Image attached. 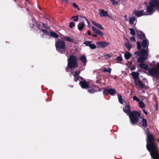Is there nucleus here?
<instances>
[{"mask_svg":"<svg viewBox=\"0 0 159 159\" xmlns=\"http://www.w3.org/2000/svg\"><path fill=\"white\" fill-rule=\"evenodd\" d=\"M129 30L130 31V33L131 34L133 35H135V33L134 29L130 28L129 29Z\"/></svg>","mask_w":159,"mask_h":159,"instance_id":"473e14b6","label":"nucleus"},{"mask_svg":"<svg viewBox=\"0 0 159 159\" xmlns=\"http://www.w3.org/2000/svg\"><path fill=\"white\" fill-rule=\"evenodd\" d=\"M37 24L36 23H33V24H32V25H33V27H34V26H35V25H36Z\"/></svg>","mask_w":159,"mask_h":159,"instance_id":"8fccbe9b","label":"nucleus"},{"mask_svg":"<svg viewBox=\"0 0 159 159\" xmlns=\"http://www.w3.org/2000/svg\"><path fill=\"white\" fill-rule=\"evenodd\" d=\"M155 68L159 73V63H157Z\"/></svg>","mask_w":159,"mask_h":159,"instance_id":"58836bf2","label":"nucleus"},{"mask_svg":"<svg viewBox=\"0 0 159 159\" xmlns=\"http://www.w3.org/2000/svg\"><path fill=\"white\" fill-rule=\"evenodd\" d=\"M104 57L106 59L110 58L111 57V56L109 54H107L104 56Z\"/></svg>","mask_w":159,"mask_h":159,"instance_id":"4c0bfd02","label":"nucleus"},{"mask_svg":"<svg viewBox=\"0 0 159 159\" xmlns=\"http://www.w3.org/2000/svg\"><path fill=\"white\" fill-rule=\"evenodd\" d=\"M130 40L132 42H135L136 41L135 38L134 37H131L130 39Z\"/></svg>","mask_w":159,"mask_h":159,"instance_id":"37998d69","label":"nucleus"},{"mask_svg":"<svg viewBox=\"0 0 159 159\" xmlns=\"http://www.w3.org/2000/svg\"><path fill=\"white\" fill-rule=\"evenodd\" d=\"M149 45V42L148 39L146 38L144 39L143 40L142 42V47L143 48L147 47V49H148V46Z\"/></svg>","mask_w":159,"mask_h":159,"instance_id":"dca6fc26","label":"nucleus"},{"mask_svg":"<svg viewBox=\"0 0 159 159\" xmlns=\"http://www.w3.org/2000/svg\"><path fill=\"white\" fill-rule=\"evenodd\" d=\"M129 68H130V69L131 70H134L135 69V66L134 65H131L129 67Z\"/></svg>","mask_w":159,"mask_h":159,"instance_id":"ea45409f","label":"nucleus"},{"mask_svg":"<svg viewBox=\"0 0 159 159\" xmlns=\"http://www.w3.org/2000/svg\"><path fill=\"white\" fill-rule=\"evenodd\" d=\"M136 19L134 16H131L129 19V22L130 24L133 25L136 21Z\"/></svg>","mask_w":159,"mask_h":159,"instance_id":"b1692460","label":"nucleus"},{"mask_svg":"<svg viewBox=\"0 0 159 159\" xmlns=\"http://www.w3.org/2000/svg\"><path fill=\"white\" fill-rule=\"evenodd\" d=\"M137 34L138 37L141 39L145 38V36L144 33L142 32L137 30Z\"/></svg>","mask_w":159,"mask_h":159,"instance_id":"a211bd4d","label":"nucleus"},{"mask_svg":"<svg viewBox=\"0 0 159 159\" xmlns=\"http://www.w3.org/2000/svg\"><path fill=\"white\" fill-rule=\"evenodd\" d=\"M42 24L44 28H48V27L47 26V25L46 24L43 23Z\"/></svg>","mask_w":159,"mask_h":159,"instance_id":"a18cd8bd","label":"nucleus"},{"mask_svg":"<svg viewBox=\"0 0 159 159\" xmlns=\"http://www.w3.org/2000/svg\"><path fill=\"white\" fill-rule=\"evenodd\" d=\"M72 18L73 19V20L75 21H77L78 20V16H75L72 17Z\"/></svg>","mask_w":159,"mask_h":159,"instance_id":"72a5a7b5","label":"nucleus"},{"mask_svg":"<svg viewBox=\"0 0 159 159\" xmlns=\"http://www.w3.org/2000/svg\"><path fill=\"white\" fill-rule=\"evenodd\" d=\"M125 46L127 48L130 50L132 48V45L129 42H128L126 43Z\"/></svg>","mask_w":159,"mask_h":159,"instance_id":"c85d7f7f","label":"nucleus"},{"mask_svg":"<svg viewBox=\"0 0 159 159\" xmlns=\"http://www.w3.org/2000/svg\"><path fill=\"white\" fill-rule=\"evenodd\" d=\"M75 26V23L73 22H71L70 23V28H72Z\"/></svg>","mask_w":159,"mask_h":159,"instance_id":"a19ab883","label":"nucleus"},{"mask_svg":"<svg viewBox=\"0 0 159 159\" xmlns=\"http://www.w3.org/2000/svg\"><path fill=\"white\" fill-rule=\"evenodd\" d=\"M103 93L105 94H107L109 93L108 89L104 90L103 91Z\"/></svg>","mask_w":159,"mask_h":159,"instance_id":"79ce46f5","label":"nucleus"},{"mask_svg":"<svg viewBox=\"0 0 159 159\" xmlns=\"http://www.w3.org/2000/svg\"><path fill=\"white\" fill-rule=\"evenodd\" d=\"M154 139L152 134L148 135L146 148L153 159H159V153L154 142Z\"/></svg>","mask_w":159,"mask_h":159,"instance_id":"f257e3e1","label":"nucleus"},{"mask_svg":"<svg viewBox=\"0 0 159 159\" xmlns=\"http://www.w3.org/2000/svg\"><path fill=\"white\" fill-rule=\"evenodd\" d=\"M87 34H88V35H91V32L89 30L88 31H87Z\"/></svg>","mask_w":159,"mask_h":159,"instance_id":"de8ad7c7","label":"nucleus"},{"mask_svg":"<svg viewBox=\"0 0 159 159\" xmlns=\"http://www.w3.org/2000/svg\"><path fill=\"white\" fill-rule=\"evenodd\" d=\"M73 6L75 8H77L78 7V5L75 3H73Z\"/></svg>","mask_w":159,"mask_h":159,"instance_id":"49530a36","label":"nucleus"},{"mask_svg":"<svg viewBox=\"0 0 159 159\" xmlns=\"http://www.w3.org/2000/svg\"><path fill=\"white\" fill-rule=\"evenodd\" d=\"M57 50L61 53H63L65 51V43L60 40L57 41L55 44Z\"/></svg>","mask_w":159,"mask_h":159,"instance_id":"39448f33","label":"nucleus"},{"mask_svg":"<svg viewBox=\"0 0 159 159\" xmlns=\"http://www.w3.org/2000/svg\"><path fill=\"white\" fill-rule=\"evenodd\" d=\"M127 17V15H125L124 16V17L125 18H126Z\"/></svg>","mask_w":159,"mask_h":159,"instance_id":"6e6d98bb","label":"nucleus"},{"mask_svg":"<svg viewBox=\"0 0 159 159\" xmlns=\"http://www.w3.org/2000/svg\"><path fill=\"white\" fill-rule=\"evenodd\" d=\"M137 48L139 50H140L141 48V44L139 42H137Z\"/></svg>","mask_w":159,"mask_h":159,"instance_id":"f704fd0d","label":"nucleus"},{"mask_svg":"<svg viewBox=\"0 0 159 159\" xmlns=\"http://www.w3.org/2000/svg\"><path fill=\"white\" fill-rule=\"evenodd\" d=\"M96 44L98 48H103L109 46L110 43L108 42L100 41L97 42Z\"/></svg>","mask_w":159,"mask_h":159,"instance_id":"6e6552de","label":"nucleus"},{"mask_svg":"<svg viewBox=\"0 0 159 159\" xmlns=\"http://www.w3.org/2000/svg\"><path fill=\"white\" fill-rule=\"evenodd\" d=\"M66 56L67 57H68V55H67V54H66Z\"/></svg>","mask_w":159,"mask_h":159,"instance_id":"bf43d9fd","label":"nucleus"},{"mask_svg":"<svg viewBox=\"0 0 159 159\" xmlns=\"http://www.w3.org/2000/svg\"><path fill=\"white\" fill-rule=\"evenodd\" d=\"M144 10H135L134 11V13L135 14L137 17H140L143 15H145L146 14L143 13Z\"/></svg>","mask_w":159,"mask_h":159,"instance_id":"f8f14e48","label":"nucleus"},{"mask_svg":"<svg viewBox=\"0 0 159 159\" xmlns=\"http://www.w3.org/2000/svg\"><path fill=\"white\" fill-rule=\"evenodd\" d=\"M131 74L133 76V79L134 80H138L139 75L138 72H133L131 73Z\"/></svg>","mask_w":159,"mask_h":159,"instance_id":"aec40b11","label":"nucleus"},{"mask_svg":"<svg viewBox=\"0 0 159 159\" xmlns=\"http://www.w3.org/2000/svg\"><path fill=\"white\" fill-rule=\"evenodd\" d=\"M63 39L66 41L70 43H74V39L71 36H66L63 37Z\"/></svg>","mask_w":159,"mask_h":159,"instance_id":"6ab92c4d","label":"nucleus"},{"mask_svg":"<svg viewBox=\"0 0 159 159\" xmlns=\"http://www.w3.org/2000/svg\"><path fill=\"white\" fill-rule=\"evenodd\" d=\"M26 10H27L28 11H30V10H29V9L28 8H26Z\"/></svg>","mask_w":159,"mask_h":159,"instance_id":"4d7b16f0","label":"nucleus"},{"mask_svg":"<svg viewBox=\"0 0 159 159\" xmlns=\"http://www.w3.org/2000/svg\"><path fill=\"white\" fill-rule=\"evenodd\" d=\"M112 4L114 5H117L118 4L117 2H116L114 0H110Z\"/></svg>","mask_w":159,"mask_h":159,"instance_id":"c9c22d12","label":"nucleus"},{"mask_svg":"<svg viewBox=\"0 0 159 159\" xmlns=\"http://www.w3.org/2000/svg\"><path fill=\"white\" fill-rule=\"evenodd\" d=\"M42 31L43 33V35H45L49 36H52L55 38H57L58 37V35L55 32L51 31L48 32L47 30L43 29H42Z\"/></svg>","mask_w":159,"mask_h":159,"instance_id":"0eeeda50","label":"nucleus"},{"mask_svg":"<svg viewBox=\"0 0 159 159\" xmlns=\"http://www.w3.org/2000/svg\"><path fill=\"white\" fill-rule=\"evenodd\" d=\"M109 93L111 96H114L116 93V91L115 89L112 88L108 89Z\"/></svg>","mask_w":159,"mask_h":159,"instance_id":"5701e85b","label":"nucleus"},{"mask_svg":"<svg viewBox=\"0 0 159 159\" xmlns=\"http://www.w3.org/2000/svg\"><path fill=\"white\" fill-rule=\"evenodd\" d=\"M142 124L143 127H146L147 126V120L143 118L142 121Z\"/></svg>","mask_w":159,"mask_h":159,"instance_id":"bb28decb","label":"nucleus"},{"mask_svg":"<svg viewBox=\"0 0 159 159\" xmlns=\"http://www.w3.org/2000/svg\"><path fill=\"white\" fill-rule=\"evenodd\" d=\"M111 69L110 67H109L108 69H107L106 68H104L103 70V72H107L109 73V74H110L111 72Z\"/></svg>","mask_w":159,"mask_h":159,"instance_id":"c756f323","label":"nucleus"},{"mask_svg":"<svg viewBox=\"0 0 159 159\" xmlns=\"http://www.w3.org/2000/svg\"><path fill=\"white\" fill-rule=\"evenodd\" d=\"M148 72L149 75L152 76H158L159 75V73L155 68H150L148 69Z\"/></svg>","mask_w":159,"mask_h":159,"instance_id":"9d476101","label":"nucleus"},{"mask_svg":"<svg viewBox=\"0 0 159 159\" xmlns=\"http://www.w3.org/2000/svg\"><path fill=\"white\" fill-rule=\"evenodd\" d=\"M143 111L145 115H147V112L145 111V109H143Z\"/></svg>","mask_w":159,"mask_h":159,"instance_id":"09e8293b","label":"nucleus"},{"mask_svg":"<svg viewBox=\"0 0 159 159\" xmlns=\"http://www.w3.org/2000/svg\"><path fill=\"white\" fill-rule=\"evenodd\" d=\"M134 84L136 87L137 88H143L144 87L143 83L140 80H134Z\"/></svg>","mask_w":159,"mask_h":159,"instance_id":"9b49d317","label":"nucleus"},{"mask_svg":"<svg viewBox=\"0 0 159 159\" xmlns=\"http://www.w3.org/2000/svg\"><path fill=\"white\" fill-rule=\"evenodd\" d=\"M92 30L95 33L99 35L101 37H103L104 35L103 33L100 30L97 29L96 28L93 26L92 27Z\"/></svg>","mask_w":159,"mask_h":159,"instance_id":"2eb2a0df","label":"nucleus"},{"mask_svg":"<svg viewBox=\"0 0 159 159\" xmlns=\"http://www.w3.org/2000/svg\"><path fill=\"white\" fill-rule=\"evenodd\" d=\"M125 20L126 21H129V19L128 18H125Z\"/></svg>","mask_w":159,"mask_h":159,"instance_id":"864d4df0","label":"nucleus"},{"mask_svg":"<svg viewBox=\"0 0 159 159\" xmlns=\"http://www.w3.org/2000/svg\"><path fill=\"white\" fill-rule=\"evenodd\" d=\"M80 85L83 89H86L89 88V84L88 82L85 80L80 81Z\"/></svg>","mask_w":159,"mask_h":159,"instance_id":"ddd939ff","label":"nucleus"},{"mask_svg":"<svg viewBox=\"0 0 159 159\" xmlns=\"http://www.w3.org/2000/svg\"><path fill=\"white\" fill-rule=\"evenodd\" d=\"M68 65L66 67L67 71H68V69L71 68V72L73 74L75 78V81L77 82L79 80V75L80 74V70L79 71H76L75 74L72 71V68L76 67L77 64L76 62V57L73 56H70L67 59Z\"/></svg>","mask_w":159,"mask_h":159,"instance_id":"7ed1b4c3","label":"nucleus"},{"mask_svg":"<svg viewBox=\"0 0 159 159\" xmlns=\"http://www.w3.org/2000/svg\"><path fill=\"white\" fill-rule=\"evenodd\" d=\"M26 1H28V0H25Z\"/></svg>","mask_w":159,"mask_h":159,"instance_id":"680f3d73","label":"nucleus"},{"mask_svg":"<svg viewBox=\"0 0 159 159\" xmlns=\"http://www.w3.org/2000/svg\"><path fill=\"white\" fill-rule=\"evenodd\" d=\"M148 52L144 49L134 53V54L136 55L137 57H138L137 61L140 63L144 62L148 59Z\"/></svg>","mask_w":159,"mask_h":159,"instance_id":"20e7f679","label":"nucleus"},{"mask_svg":"<svg viewBox=\"0 0 159 159\" xmlns=\"http://www.w3.org/2000/svg\"><path fill=\"white\" fill-rule=\"evenodd\" d=\"M88 92L90 93H93L95 92V91L92 88H88Z\"/></svg>","mask_w":159,"mask_h":159,"instance_id":"7c9ffc66","label":"nucleus"},{"mask_svg":"<svg viewBox=\"0 0 159 159\" xmlns=\"http://www.w3.org/2000/svg\"><path fill=\"white\" fill-rule=\"evenodd\" d=\"M99 15L101 17L105 16H108L109 17H110L107 11H106L103 9L99 11Z\"/></svg>","mask_w":159,"mask_h":159,"instance_id":"f3484780","label":"nucleus"},{"mask_svg":"<svg viewBox=\"0 0 159 159\" xmlns=\"http://www.w3.org/2000/svg\"><path fill=\"white\" fill-rule=\"evenodd\" d=\"M117 96L119 102L120 103L122 104L124 102V101L123 99L122 98V96L119 93H118Z\"/></svg>","mask_w":159,"mask_h":159,"instance_id":"cd10ccee","label":"nucleus"},{"mask_svg":"<svg viewBox=\"0 0 159 159\" xmlns=\"http://www.w3.org/2000/svg\"><path fill=\"white\" fill-rule=\"evenodd\" d=\"M40 25H38V28H39V29H40V30H41V29H40Z\"/></svg>","mask_w":159,"mask_h":159,"instance_id":"5fc2aeb1","label":"nucleus"},{"mask_svg":"<svg viewBox=\"0 0 159 159\" xmlns=\"http://www.w3.org/2000/svg\"><path fill=\"white\" fill-rule=\"evenodd\" d=\"M133 99L134 100H135L137 102H139L140 101V99L135 96L133 97Z\"/></svg>","mask_w":159,"mask_h":159,"instance_id":"e433bc0d","label":"nucleus"},{"mask_svg":"<svg viewBox=\"0 0 159 159\" xmlns=\"http://www.w3.org/2000/svg\"><path fill=\"white\" fill-rule=\"evenodd\" d=\"M116 59L117 60H118V61H122V58L120 56L117 57L116 58Z\"/></svg>","mask_w":159,"mask_h":159,"instance_id":"c03bdc74","label":"nucleus"},{"mask_svg":"<svg viewBox=\"0 0 159 159\" xmlns=\"http://www.w3.org/2000/svg\"><path fill=\"white\" fill-rule=\"evenodd\" d=\"M80 78H81L82 80V79H83V78H82V77H80Z\"/></svg>","mask_w":159,"mask_h":159,"instance_id":"052dcab7","label":"nucleus"},{"mask_svg":"<svg viewBox=\"0 0 159 159\" xmlns=\"http://www.w3.org/2000/svg\"><path fill=\"white\" fill-rule=\"evenodd\" d=\"M93 36V37H96L97 36V35L96 34H93L92 35Z\"/></svg>","mask_w":159,"mask_h":159,"instance_id":"3c124183","label":"nucleus"},{"mask_svg":"<svg viewBox=\"0 0 159 159\" xmlns=\"http://www.w3.org/2000/svg\"><path fill=\"white\" fill-rule=\"evenodd\" d=\"M79 59L84 63V65L85 66L86 65L87 61V59L86 57L84 55L81 56L79 58Z\"/></svg>","mask_w":159,"mask_h":159,"instance_id":"412c9836","label":"nucleus"},{"mask_svg":"<svg viewBox=\"0 0 159 159\" xmlns=\"http://www.w3.org/2000/svg\"><path fill=\"white\" fill-rule=\"evenodd\" d=\"M92 22L93 24V25L96 27L101 30H103L104 29V28L102 27V25L101 24H99L96 22L93 21H92Z\"/></svg>","mask_w":159,"mask_h":159,"instance_id":"4be33fe9","label":"nucleus"},{"mask_svg":"<svg viewBox=\"0 0 159 159\" xmlns=\"http://www.w3.org/2000/svg\"><path fill=\"white\" fill-rule=\"evenodd\" d=\"M157 2V1L155 0H152L150 2L149 5L147 6L146 8L147 12L149 13L148 14H146V15H151L154 12V8Z\"/></svg>","mask_w":159,"mask_h":159,"instance_id":"423d86ee","label":"nucleus"},{"mask_svg":"<svg viewBox=\"0 0 159 159\" xmlns=\"http://www.w3.org/2000/svg\"><path fill=\"white\" fill-rule=\"evenodd\" d=\"M123 111L125 113H128L131 122L133 125H134L135 123L139 121V119L138 117L142 119L143 116H141L140 114L137 111L130 112V107L127 105L123 108Z\"/></svg>","mask_w":159,"mask_h":159,"instance_id":"f03ea898","label":"nucleus"},{"mask_svg":"<svg viewBox=\"0 0 159 159\" xmlns=\"http://www.w3.org/2000/svg\"><path fill=\"white\" fill-rule=\"evenodd\" d=\"M131 53L128 52H125V53L124 57L126 59H129L131 57Z\"/></svg>","mask_w":159,"mask_h":159,"instance_id":"393cba45","label":"nucleus"},{"mask_svg":"<svg viewBox=\"0 0 159 159\" xmlns=\"http://www.w3.org/2000/svg\"><path fill=\"white\" fill-rule=\"evenodd\" d=\"M157 141H158V143H159V139H157Z\"/></svg>","mask_w":159,"mask_h":159,"instance_id":"13d9d810","label":"nucleus"},{"mask_svg":"<svg viewBox=\"0 0 159 159\" xmlns=\"http://www.w3.org/2000/svg\"><path fill=\"white\" fill-rule=\"evenodd\" d=\"M143 80H144L145 81H146L147 82H148V80H147V79H146V78H143Z\"/></svg>","mask_w":159,"mask_h":159,"instance_id":"603ef678","label":"nucleus"},{"mask_svg":"<svg viewBox=\"0 0 159 159\" xmlns=\"http://www.w3.org/2000/svg\"><path fill=\"white\" fill-rule=\"evenodd\" d=\"M82 20L83 21V22L81 23H79L78 25V29L80 31L82 30L84 27L85 24L84 21V20H86L88 24H89V22L88 19L84 17H82Z\"/></svg>","mask_w":159,"mask_h":159,"instance_id":"1a4fd4ad","label":"nucleus"},{"mask_svg":"<svg viewBox=\"0 0 159 159\" xmlns=\"http://www.w3.org/2000/svg\"><path fill=\"white\" fill-rule=\"evenodd\" d=\"M92 42L90 41H85L84 44L86 45V46H89V47L92 49H95L96 48V46L93 44H92Z\"/></svg>","mask_w":159,"mask_h":159,"instance_id":"4468645a","label":"nucleus"},{"mask_svg":"<svg viewBox=\"0 0 159 159\" xmlns=\"http://www.w3.org/2000/svg\"><path fill=\"white\" fill-rule=\"evenodd\" d=\"M139 107L141 108H143L145 107L144 103L141 101L139 102Z\"/></svg>","mask_w":159,"mask_h":159,"instance_id":"2f4dec72","label":"nucleus"},{"mask_svg":"<svg viewBox=\"0 0 159 159\" xmlns=\"http://www.w3.org/2000/svg\"><path fill=\"white\" fill-rule=\"evenodd\" d=\"M139 66L141 68L145 70H147L149 69L148 66L147 65H146L144 63H141L140 64Z\"/></svg>","mask_w":159,"mask_h":159,"instance_id":"a878e982","label":"nucleus"}]
</instances>
